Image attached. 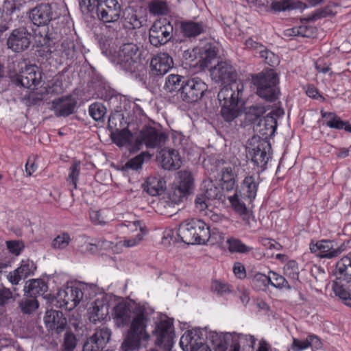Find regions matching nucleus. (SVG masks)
<instances>
[{"mask_svg": "<svg viewBox=\"0 0 351 351\" xmlns=\"http://www.w3.org/2000/svg\"><path fill=\"white\" fill-rule=\"evenodd\" d=\"M113 142L119 147L130 145L133 141V134L128 129L117 130L112 134Z\"/></svg>", "mask_w": 351, "mask_h": 351, "instance_id": "4c0bfd02", "label": "nucleus"}, {"mask_svg": "<svg viewBox=\"0 0 351 351\" xmlns=\"http://www.w3.org/2000/svg\"><path fill=\"white\" fill-rule=\"evenodd\" d=\"M179 234V229L178 230L173 229L165 230L162 237V244L167 248L176 246L179 241H180Z\"/></svg>", "mask_w": 351, "mask_h": 351, "instance_id": "c03bdc74", "label": "nucleus"}, {"mask_svg": "<svg viewBox=\"0 0 351 351\" xmlns=\"http://www.w3.org/2000/svg\"><path fill=\"white\" fill-rule=\"evenodd\" d=\"M268 273L269 278H270L269 285L280 290L291 289L288 281L282 276L271 270Z\"/></svg>", "mask_w": 351, "mask_h": 351, "instance_id": "09e8293b", "label": "nucleus"}, {"mask_svg": "<svg viewBox=\"0 0 351 351\" xmlns=\"http://www.w3.org/2000/svg\"><path fill=\"white\" fill-rule=\"evenodd\" d=\"M166 189V182L163 178L150 176L146 182L144 190L150 195L156 196L162 194Z\"/></svg>", "mask_w": 351, "mask_h": 351, "instance_id": "7c9ffc66", "label": "nucleus"}, {"mask_svg": "<svg viewBox=\"0 0 351 351\" xmlns=\"http://www.w3.org/2000/svg\"><path fill=\"white\" fill-rule=\"evenodd\" d=\"M332 11L328 8H320L310 14L306 21H315L320 19L325 18L331 14Z\"/></svg>", "mask_w": 351, "mask_h": 351, "instance_id": "0e129e2a", "label": "nucleus"}, {"mask_svg": "<svg viewBox=\"0 0 351 351\" xmlns=\"http://www.w3.org/2000/svg\"><path fill=\"white\" fill-rule=\"evenodd\" d=\"M89 114L90 117L97 121L104 120V116L106 114V107L101 103H94L89 106Z\"/></svg>", "mask_w": 351, "mask_h": 351, "instance_id": "5fc2aeb1", "label": "nucleus"}, {"mask_svg": "<svg viewBox=\"0 0 351 351\" xmlns=\"http://www.w3.org/2000/svg\"><path fill=\"white\" fill-rule=\"evenodd\" d=\"M173 58L167 53H159L150 62V73L154 76H162L173 67Z\"/></svg>", "mask_w": 351, "mask_h": 351, "instance_id": "aec40b11", "label": "nucleus"}, {"mask_svg": "<svg viewBox=\"0 0 351 351\" xmlns=\"http://www.w3.org/2000/svg\"><path fill=\"white\" fill-rule=\"evenodd\" d=\"M88 319L93 323L106 320L109 315V305L104 299H97L88 308Z\"/></svg>", "mask_w": 351, "mask_h": 351, "instance_id": "4be33fe9", "label": "nucleus"}, {"mask_svg": "<svg viewBox=\"0 0 351 351\" xmlns=\"http://www.w3.org/2000/svg\"><path fill=\"white\" fill-rule=\"evenodd\" d=\"M217 56V53L214 49L209 47L206 49L202 56V65L208 66L211 62L212 60L215 59Z\"/></svg>", "mask_w": 351, "mask_h": 351, "instance_id": "338daca9", "label": "nucleus"}, {"mask_svg": "<svg viewBox=\"0 0 351 351\" xmlns=\"http://www.w3.org/2000/svg\"><path fill=\"white\" fill-rule=\"evenodd\" d=\"M154 335L156 338V345L162 347L165 350L171 349L173 345L175 337L172 320L167 317L161 318L156 324Z\"/></svg>", "mask_w": 351, "mask_h": 351, "instance_id": "9d476101", "label": "nucleus"}, {"mask_svg": "<svg viewBox=\"0 0 351 351\" xmlns=\"http://www.w3.org/2000/svg\"><path fill=\"white\" fill-rule=\"evenodd\" d=\"M100 47L102 53L107 57H108L112 61V58L114 54V51H117L114 49V43L111 39L102 38L100 41Z\"/></svg>", "mask_w": 351, "mask_h": 351, "instance_id": "680f3d73", "label": "nucleus"}, {"mask_svg": "<svg viewBox=\"0 0 351 351\" xmlns=\"http://www.w3.org/2000/svg\"><path fill=\"white\" fill-rule=\"evenodd\" d=\"M180 29L185 37L194 38L205 31V25L202 22L186 21L181 22Z\"/></svg>", "mask_w": 351, "mask_h": 351, "instance_id": "2f4dec72", "label": "nucleus"}, {"mask_svg": "<svg viewBox=\"0 0 351 351\" xmlns=\"http://www.w3.org/2000/svg\"><path fill=\"white\" fill-rule=\"evenodd\" d=\"M86 287V285L80 283L60 289L56 296L59 307L67 310L74 308L82 300Z\"/></svg>", "mask_w": 351, "mask_h": 351, "instance_id": "0eeeda50", "label": "nucleus"}, {"mask_svg": "<svg viewBox=\"0 0 351 351\" xmlns=\"http://www.w3.org/2000/svg\"><path fill=\"white\" fill-rule=\"evenodd\" d=\"M180 97L187 103H193L200 99L207 90V85L199 77L183 81Z\"/></svg>", "mask_w": 351, "mask_h": 351, "instance_id": "9b49d317", "label": "nucleus"}, {"mask_svg": "<svg viewBox=\"0 0 351 351\" xmlns=\"http://www.w3.org/2000/svg\"><path fill=\"white\" fill-rule=\"evenodd\" d=\"M123 25L125 28L133 29L140 28L142 23L137 14L133 10H130L124 17Z\"/></svg>", "mask_w": 351, "mask_h": 351, "instance_id": "6e6d98bb", "label": "nucleus"}, {"mask_svg": "<svg viewBox=\"0 0 351 351\" xmlns=\"http://www.w3.org/2000/svg\"><path fill=\"white\" fill-rule=\"evenodd\" d=\"M256 341V339L253 335L232 332L229 351H241V346L254 348Z\"/></svg>", "mask_w": 351, "mask_h": 351, "instance_id": "c85d7f7f", "label": "nucleus"}, {"mask_svg": "<svg viewBox=\"0 0 351 351\" xmlns=\"http://www.w3.org/2000/svg\"><path fill=\"white\" fill-rule=\"evenodd\" d=\"M152 312L145 304H136L132 306L125 302H119L114 307L112 317L118 326L131 323L128 336L121 345L123 351L138 350L147 342L149 335L146 328Z\"/></svg>", "mask_w": 351, "mask_h": 351, "instance_id": "f257e3e1", "label": "nucleus"}, {"mask_svg": "<svg viewBox=\"0 0 351 351\" xmlns=\"http://www.w3.org/2000/svg\"><path fill=\"white\" fill-rule=\"evenodd\" d=\"M285 274L293 279L297 280L299 276V270L297 263L295 261H289L284 266Z\"/></svg>", "mask_w": 351, "mask_h": 351, "instance_id": "bf43d9fd", "label": "nucleus"}, {"mask_svg": "<svg viewBox=\"0 0 351 351\" xmlns=\"http://www.w3.org/2000/svg\"><path fill=\"white\" fill-rule=\"evenodd\" d=\"M48 289L47 285L42 279H32L26 282L24 291L27 295L36 297L44 294Z\"/></svg>", "mask_w": 351, "mask_h": 351, "instance_id": "473e14b6", "label": "nucleus"}, {"mask_svg": "<svg viewBox=\"0 0 351 351\" xmlns=\"http://www.w3.org/2000/svg\"><path fill=\"white\" fill-rule=\"evenodd\" d=\"M294 5L289 0H280L273 1L271 9L274 12H284L295 9Z\"/></svg>", "mask_w": 351, "mask_h": 351, "instance_id": "052dcab7", "label": "nucleus"}, {"mask_svg": "<svg viewBox=\"0 0 351 351\" xmlns=\"http://www.w3.org/2000/svg\"><path fill=\"white\" fill-rule=\"evenodd\" d=\"M44 322L47 328L57 332H60L66 324V319L62 312L53 309L46 312Z\"/></svg>", "mask_w": 351, "mask_h": 351, "instance_id": "a878e982", "label": "nucleus"}, {"mask_svg": "<svg viewBox=\"0 0 351 351\" xmlns=\"http://www.w3.org/2000/svg\"><path fill=\"white\" fill-rule=\"evenodd\" d=\"M333 291L335 295L339 297L346 306L351 307V293L343 285L336 282L333 285Z\"/></svg>", "mask_w": 351, "mask_h": 351, "instance_id": "864d4df0", "label": "nucleus"}, {"mask_svg": "<svg viewBox=\"0 0 351 351\" xmlns=\"http://www.w3.org/2000/svg\"><path fill=\"white\" fill-rule=\"evenodd\" d=\"M226 249L231 253H247L249 252L252 248L243 243L240 240L230 237L226 241Z\"/></svg>", "mask_w": 351, "mask_h": 351, "instance_id": "37998d69", "label": "nucleus"}, {"mask_svg": "<svg viewBox=\"0 0 351 351\" xmlns=\"http://www.w3.org/2000/svg\"><path fill=\"white\" fill-rule=\"evenodd\" d=\"M228 199L231 203L235 211L239 213L243 219L246 217H250V211L246 207V204H247V202L244 200V199L239 197L237 192H235L234 195L228 196Z\"/></svg>", "mask_w": 351, "mask_h": 351, "instance_id": "e433bc0d", "label": "nucleus"}, {"mask_svg": "<svg viewBox=\"0 0 351 351\" xmlns=\"http://www.w3.org/2000/svg\"><path fill=\"white\" fill-rule=\"evenodd\" d=\"M157 158L165 169L176 170L182 165L181 158L178 151L175 149H163Z\"/></svg>", "mask_w": 351, "mask_h": 351, "instance_id": "5701e85b", "label": "nucleus"}, {"mask_svg": "<svg viewBox=\"0 0 351 351\" xmlns=\"http://www.w3.org/2000/svg\"><path fill=\"white\" fill-rule=\"evenodd\" d=\"M167 140L165 133L153 127H144L135 141V149L139 150L143 144L147 148L162 147Z\"/></svg>", "mask_w": 351, "mask_h": 351, "instance_id": "1a4fd4ad", "label": "nucleus"}, {"mask_svg": "<svg viewBox=\"0 0 351 351\" xmlns=\"http://www.w3.org/2000/svg\"><path fill=\"white\" fill-rule=\"evenodd\" d=\"M276 128L277 121L276 118L271 115V113H269L258 120V123L254 126V130L262 136L263 139L265 140L267 137L274 134Z\"/></svg>", "mask_w": 351, "mask_h": 351, "instance_id": "b1692460", "label": "nucleus"}, {"mask_svg": "<svg viewBox=\"0 0 351 351\" xmlns=\"http://www.w3.org/2000/svg\"><path fill=\"white\" fill-rule=\"evenodd\" d=\"M258 183L253 176H247L243 181L239 191V196L244 199L248 204L254 199L257 193Z\"/></svg>", "mask_w": 351, "mask_h": 351, "instance_id": "bb28decb", "label": "nucleus"}, {"mask_svg": "<svg viewBox=\"0 0 351 351\" xmlns=\"http://www.w3.org/2000/svg\"><path fill=\"white\" fill-rule=\"evenodd\" d=\"M244 90L242 81L232 82L224 86L218 93L221 102V115L227 122H230L240 114L238 104L241 99Z\"/></svg>", "mask_w": 351, "mask_h": 351, "instance_id": "f03ea898", "label": "nucleus"}, {"mask_svg": "<svg viewBox=\"0 0 351 351\" xmlns=\"http://www.w3.org/2000/svg\"><path fill=\"white\" fill-rule=\"evenodd\" d=\"M269 274L265 275L262 273H256L252 278V285L256 290H266L269 284Z\"/></svg>", "mask_w": 351, "mask_h": 351, "instance_id": "603ef678", "label": "nucleus"}, {"mask_svg": "<svg viewBox=\"0 0 351 351\" xmlns=\"http://www.w3.org/2000/svg\"><path fill=\"white\" fill-rule=\"evenodd\" d=\"M253 84L256 87V94L269 101L277 99L279 90L277 86L278 77L273 69H268L252 75Z\"/></svg>", "mask_w": 351, "mask_h": 351, "instance_id": "39448f33", "label": "nucleus"}, {"mask_svg": "<svg viewBox=\"0 0 351 351\" xmlns=\"http://www.w3.org/2000/svg\"><path fill=\"white\" fill-rule=\"evenodd\" d=\"M173 26L167 19L156 21L149 32V42L155 47L165 45L171 38Z\"/></svg>", "mask_w": 351, "mask_h": 351, "instance_id": "f8f14e48", "label": "nucleus"}, {"mask_svg": "<svg viewBox=\"0 0 351 351\" xmlns=\"http://www.w3.org/2000/svg\"><path fill=\"white\" fill-rule=\"evenodd\" d=\"M70 241V236L67 233H62L53 239L51 246L56 250L64 249L69 245Z\"/></svg>", "mask_w": 351, "mask_h": 351, "instance_id": "13d9d810", "label": "nucleus"}, {"mask_svg": "<svg viewBox=\"0 0 351 351\" xmlns=\"http://www.w3.org/2000/svg\"><path fill=\"white\" fill-rule=\"evenodd\" d=\"M151 155L147 152H142L139 155L129 160L123 167L124 169L138 170L141 169L145 158L149 159Z\"/></svg>", "mask_w": 351, "mask_h": 351, "instance_id": "3c124183", "label": "nucleus"}, {"mask_svg": "<svg viewBox=\"0 0 351 351\" xmlns=\"http://www.w3.org/2000/svg\"><path fill=\"white\" fill-rule=\"evenodd\" d=\"M76 104L72 96H64L52 101L51 109L56 117H67L73 113Z\"/></svg>", "mask_w": 351, "mask_h": 351, "instance_id": "412c9836", "label": "nucleus"}, {"mask_svg": "<svg viewBox=\"0 0 351 351\" xmlns=\"http://www.w3.org/2000/svg\"><path fill=\"white\" fill-rule=\"evenodd\" d=\"M222 189L226 191H232L235 187V177L231 167H224L221 172Z\"/></svg>", "mask_w": 351, "mask_h": 351, "instance_id": "a19ab883", "label": "nucleus"}, {"mask_svg": "<svg viewBox=\"0 0 351 351\" xmlns=\"http://www.w3.org/2000/svg\"><path fill=\"white\" fill-rule=\"evenodd\" d=\"M207 224L204 221H186L179 227L180 241L186 245H205L208 237Z\"/></svg>", "mask_w": 351, "mask_h": 351, "instance_id": "423d86ee", "label": "nucleus"}, {"mask_svg": "<svg viewBox=\"0 0 351 351\" xmlns=\"http://www.w3.org/2000/svg\"><path fill=\"white\" fill-rule=\"evenodd\" d=\"M206 199V198L198 194L195 200V208L201 217L212 219L215 216V213L208 208Z\"/></svg>", "mask_w": 351, "mask_h": 351, "instance_id": "49530a36", "label": "nucleus"}, {"mask_svg": "<svg viewBox=\"0 0 351 351\" xmlns=\"http://www.w3.org/2000/svg\"><path fill=\"white\" fill-rule=\"evenodd\" d=\"M207 341L215 346V351H226L228 345L230 342L231 332H218L217 331H208L204 334Z\"/></svg>", "mask_w": 351, "mask_h": 351, "instance_id": "cd10ccee", "label": "nucleus"}, {"mask_svg": "<svg viewBox=\"0 0 351 351\" xmlns=\"http://www.w3.org/2000/svg\"><path fill=\"white\" fill-rule=\"evenodd\" d=\"M121 7L117 0H99L97 5L98 19L104 23H115L121 17Z\"/></svg>", "mask_w": 351, "mask_h": 351, "instance_id": "ddd939ff", "label": "nucleus"}, {"mask_svg": "<svg viewBox=\"0 0 351 351\" xmlns=\"http://www.w3.org/2000/svg\"><path fill=\"white\" fill-rule=\"evenodd\" d=\"M208 237L206 243H209L210 245H217L221 249L226 250V241L225 234L221 231L218 228L210 227L207 224Z\"/></svg>", "mask_w": 351, "mask_h": 351, "instance_id": "c9c22d12", "label": "nucleus"}, {"mask_svg": "<svg viewBox=\"0 0 351 351\" xmlns=\"http://www.w3.org/2000/svg\"><path fill=\"white\" fill-rule=\"evenodd\" d=\"M56 52L64 60H73L76 56L74 41L70 39L64 40L58 47Z\"/></svg>", "mask_w": 351, "mask_h": 351, "instance_id": "f704fd0d", "label": "nucleus"}, {"mask_svg": "<svg viewBox=\"0 0 351 351\" xmlns=\"http://www.w3.org/2000/svg\"><path fill=\"white\" fill-rule=\"evenodd\" d=\"M25 278L34 274L36 267L34 263L29 259L22 260L20 266L16 268Z\"/></svg>", "mask_w": 351, "mask_h": 351, "instance_id": "4d7b16f0", "label": "nucleus"}, {"mask_svg": "<svg viewBox=\"0 0 351 351\" xmlns=\"http://www.w3.org/2000/svg\"><path fill=\"white\" fill-rule=\"evenodd\" d=\"M183 81H186L182 75L171 74L169 75L165 82V89L169 93L177 91L180 95L182 93V87Z\"/></svg>", "mask_w": 351, "mask_h": 351, "instance_id": "58836bf2", "label": "nucleus"}, {"mask_svg": "<svg viewBox=\"0 0 351 351\" xmlns=\"http://www.w3.org/2000/svg\"><path fill=\"white\" fill-rule=\"evenodd\" d=\"M42 80L41 71L35 64H25L16 77L17 84L27 88H33L38 86Z\"/></svg>", "mask_w": 351, "mask_h": 351, "instance_id": "f3484780", "label": "nucleus"}, {"mask_svg": "<svg viewBox=\"0 0 351 351\" xmlns=\"http://www.w3.org/2000/svg\"><path fill=\"white\" fill-rule=\"evenodd\" d=\"M124 226L128 233L136 234L134 237L120 238L117 242H110L107 247L111 248L116 254L121 253L125 248H132L138 246L147 234L149 230L142 223V221H126Z\"/></svg>", "mask_w": 351, "mask_h": 351, "instance_id": "20e7f679", "label": "nucleus"}, {"mask_svg": "<svg viewBox=\"0 0 351 351\" xmlns=\"http://www.w3.org/2000/svg\"><path fill=\"white\" fill-rule=\"evenodd\" d=\"M124 108V112L117 113L116 115L121 117L123 119H125V123L128 125L138 124L145 118L143 109L136 104H133L132 106L129 103L125 104Z\"/></svg>", "mask_w": 351, "mask_h": 351, "instance_id": "393cba45", "label": "nucleus"}, {"mask_svg": "<svg viewBox=\"0 0 351 351\" xmlns=\"http://www.w3.org/2000/svg\"><path fill=\"white\" fill-rule=\"evenodd\" d=\"M32 34L25 27L13 29L7 38L6 45L14 52H21L29 48Z\"/></svg>", "mask_w": 351, "mask_h": 351, "instance_id": "4468645a", "label": "nucleus"}, {"mask_svg": "<svg viewBox=\"0 0 351 351\" xmlns=\"http://www.w3.org/2000/svg\"><path fill=\"white\" fill-rule=\"evenodd\" d=\"M191 194V193L186 190V189L183 188L175 181L169 193V198L175 204H178L186 199Z\"/></svg>", "mask_w": 351, "mask_h": 351, "instance_id": "79ce46f5", "label": "nucleus"}, {"mask_svg": "<svg viewBox=\"0 0 351 351\" xmlns=\"http://www.w3.org/2000/svg\"><path fill=\"white\" fill-rule=\"evenodd\" d=\"M77 341L75 336L71 333L66 332L64 335V346L67 351H72L76 346Z\"/></svg>", "mask_w": 351, "mask_h": 351, "instance_id": "774afa93", "label": "nucleus"}, {"mask_svg": "<svg viewBox=\"0 0 351 351\" xmlns=\"http://www.w3.org/2000/svg\"><path fill=\"white\" fill-rule=\"evenodd\" d=\"M111 331L108 328L102 327L96 330L95 333L90 337L95 343L104 348L110 341Z\"/></svg>", "mask_w": 351, "mask_h": 351, "instance_id": "a18cd8bd", "label": "nucleus"}, {"mask_svg": "<svg viewBox=\"0 0 351 351\" xmlns=\"http://www.w3.org/2000/svg\"><path fill=\"white\" fill-rule=\"evenodd\" d=\"M141 56L142 52L136 44L125 43L114 51L112 62L125 73H135L143 65Z\"/></svg>", "mask_w": 351, "mask_h": 351, "instance_id": "7ed1b4c3", "label": "nucleus"}, {"mask_svg": "<svg viewBox=\"0 0 351 351\" xmlns=\"http://www.w3.org/2000/svg\"><path fill=\"white\" fill-rule=\"evenodd\" d=\"M223 191L221 188L218 187L213 180H205L202 182L201 186L202 196L209 199H221L223 196Z\"/></svg>", "mask_w": 351, "mask_h": 351, "instance_id": "c756f323", "label": "nucleus"}, {"mask_svg": "<svg viewBox=\"0 0 351 351\" xmlns=\"http://www.w3.org/2000/svg\"><path fill=\"white\" fill-rule=\"evenodd\" d=\"M81 162L75 160L72 162L69 169L66 182L69 185H72L73 189H77V183L81 171Z\"/></svg>", "mask_w": 351, "mask_h": 351, "instance_id": "8fccbe9b", "label": "nucleus"}, {"mask_svg": "<svg viewBox=\"0 0 351 351\" xmlns=\"http://www.w3.org/2000/svg\"><path fill=\"white\" fill-rule=\"evenodd\" d=\"M20 307L25 313H31L38 308V303L36 299H25L20 303Z\"/></svg>", "mask_w": 351, "mask_h": 351, "instance_id": "e2e57ef3", "label": "nucleus"}, {"mask_svg": "<svg viewBox=\"0 0 351 351\" xmlns=\"http://www.w3.org/2000/svg\"><path fill=\"white\" fill-rule=\"evenodd\" d=\"M194 181L193 176L190 171L181 170L177 172L176 182L191 193L194 189Z\"/></svg>", "mask_w": 351, "mask_h": 351, "instance_id": "ea45409f", "label": "nucleus"}, {"mask_svg": "<svg viewBox=\"0 0 351 351\" xmlns=\"http://www.w3.org/2000/svg\"><path fill=\"white\" fill-rule=\"evenodd\" d=\"M336 273L339 280H351V258L348 256L341 258L336 265Z\"/></svg>", "mask_w": 351, "mask_h": 351, "instance_id": "72a5a7b5", "label": "nucleus"}, {"mask_svg": "<svg viewBox=\"0 0 351 351\" xmlns=\"http://www.w3.org/2000/svg\"><path fill=\"white\" fill-rule=\"evenodd\" d=\"M250 145V146L247 147V156L256 166L265 168L270 157V143L265 139L254 137Z\"/></svg>", "mask_w": 351, "mask_h": 351, "instance_id": "6e6552de", "label": "nucleus"}, {"mask_svg": "<svg viewBox=\"0 0 351 351\" xmlns=\"http://www.w3.org/2000/svg\"><path fill=\"white\" fill-rule=\"evenodd\" d=\"M29 18L34 25L45 26L56 19V14L51 4L41 3L29 11Z\"/></svg>", "mask_w": 351, "mask_h": 351, "instance_id": "dca6fc26", "label": "nucleus"}, {"mask_svg": "<svg viewBox=\"0 0 351 351\" xmlns=\"http://www.w3.org/2000/svg\"><path fill=\"white\" fill-rule=\"evenodd\" d=\"M206 328H195L186 330L181 337L180 346L183 351H197L204 345L203 337Z\"/></svg>", "mask_w": 351, "mask_h": 351, "instance_id": "2eb2a0df", "label": "nucleus"}, {"mask_svg": "<svg viewBox=\"0 0 351 351\" xmlns=\"http://www.w3.org/2000/svg\"><path fill=\"white\" fill-rule=\"evenodd\" d=\"M149 12L153 15H166L169 12V6L165 0H152L148 4Z\"/></svg>", "mask_w": 351, "mask_h": 351, "instance_id": "de8ad7c7", "label": "nucleus"}, {"mask_svg": "<svg viewBox=\"0 0 351 351\" xmlns=\"http://www.w3.org/2000/svg\"><path fill=\"white\" fill-rule=\"evenodd\" d=\"M311 252L315 254L320 258H332L338 256L346 250L344 244L337 247L334 245V242L330 240H321L316 243H311Z\"/></svg>", "mask_w": 351, "mask_h": 351, "instance_id": "a211bd4d", "label": "nucleus"}, {"mask_svg": "<svg viewBox=\"0 0 351 351\" xmlns=\"http://www.w3.org/2000/svg\"><path fill=\"white\" fill-rule=\"evenodd\" d=\"M212 79L215 82H229L241 81L236 80L237 73L232 66L227 62H220L210 69Z\"/></svg>", "mask_w": 351, "mask_h": 351, "instance_id": "6ab92c4d", "label": "nucleus"}, {"mask_svg": "<svg viewBox=\"0 0 351 351\" xmlns=\"http://www.w3.org/2000/svg\"><path fill=\"white\" fill-rule=\"evenodd\" d=\"M264 62L269 66H274L279 63V58L272 51L267 49L261 56Z\"/></svg>", "mask_w": 351, "mask_h": 351, "instance_id": "69168bd1", "label": "nucleus"}]
</instances>
